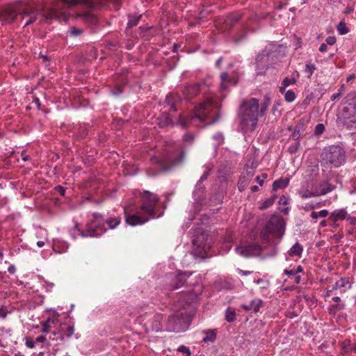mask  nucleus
<instances>
[{"instance_id":"nucleus-1","label":"nucleus","mask_w":356,"mask_h":356,"mask_svg":"<svg viewBox=\"0 0 356 356\" xmlns=\"http://www.w3.org/2000/svg\"><path fill=\"white\" fill-rule=\"evenodd\" d=\"M197 298L193 291L182 292L175 305V312L168 320V330L180 332L186 330L191 321L194 304Z\"/></svg>"},{"instance_id":"nucleus-2","label":"nucleus","mask_w":356,"mask_h":356,"mask_svg":"<svg viewBox=\"0 0 356 356\" xmlns=\"http://www.w3.org/2000/svg\"><path fill=\"white\" fill-rule=\"evenodd\" d=\"M285 232V222L282 217L273 215L270 217L260 234L264 243L269 245L270 252L266 257H275L277 253V245Z\"/></svg>"},{"instance_id":"nucleus-3","label":"nucleus","mask_w":356,"mask_h":356,"mask_svg":"<svg viewBox=\"0 0 356 356\" xmlns=\"http://www.w3.org/2000/svg\"><path fill=\"white\" fill-rule=\"evenodd\" d=\"M259 100L251 98L244 101L239 111L240 128L245 134L252 132L257 126L259 113Z\"/></svg>"},{"instance_id":"nucleus-4","label":"nucleus","mask_w":356,"mask_h":356,"mask_svg":"<svg viewBox=\"0 0 356 356\" xmlns=\"http://www.w3.org/2000/svg\"><path fill=\"white\" fill-rule=\"evenodd\" d=\"M120 221L119 217L104 219L102 215L94 213L92 215V218L87 225L86 229L79 232V235L83 238L100 236L107 230L106 225H107L110 229H115L120 225Z\"/></svg>"},{"instance_id":"nucleus-5","label":"nucleus","mask_w":356,"mask_h":356,"mask_svg":"<svg viewBox=\"0 0 356 356\" xmlns=\"http://www.w3.org/2000/svg\"><path fill=\"white\" fill-rule=\"evenodd\" d=\"M184 159V152L180 150L179 146L175 143L166 144L161 156H154L152 158L153 162L168 165L169 166L165 167V170L181 163Z\"/></svg>"},{"instance_id":"nucleus-6","label":"nucleus","mask_w":356,"mask_h":356,"mask_svg":"<svg viewBox=\"0 0 356 356\" xmlns=\"http://www.w3.org/2000/svg\"><path fill=\"white\" fill-rule=\"evenodd\" d=\"M346 154L344 149L339 145L325 147L321 154V165L328 168H339L344 165Z\"/></svg>"},{"instance_id":"nucleus-7","label":"nucleus","mask_w":356,"mask_h":356,"mask_svg":"<svg viewBox=\"0 0 356 356\" xmlns=\"http://www.w3.org/2000/svg\"><path fill=\"white\" fill-rule=\"evenodd\" d=\"M136 316L139 323L143 324L147 330L156 332L162 330V315L154 313L152 308L149 306H143L138 309Z\"/></svg>"},{"instance_id":"nucleus-8","label":"nucleus","mask_w":356,"mask_h":356,"mask_svg":"<svg viewBox=\"0 0 356 356\" xmlns=\"http://www.w3.org/2000/svg\"><path fill=\"white\" fill-rule=\"evenodd\" d=\"M216 108L217 105L213 99L211 97H208L195 107L194 116L181 117L180 124L182 127H186L195 120L204 121Z\"/></svg>"},{"instance_id":"nucleus-9","label":"nucleus","mask_w":356,"mask_h":356,"mask_svg":"<svg viewBox=\"0 0 356 356\" xmlns=\"http://www.w3.org/2000/svg\"><path fill=\"white\" fill-rule=\"evenodd\" d=\"M235 250L238 254L244 257H252L261 255L262 258L264 259L268 257H264V254L270 252L269 245L268 243H266L265 246H261L253 240L242 242Z\"/></svg>"},{"instance_id":"nucleus-10","label":"nucleus","mask_w":356,"mask_h":356,"mask_svg":"<svg viewBox=\"0 0 356 356\" xmlns=\"http://www.w3.org/2000/svg\"><path fill=\"white\" fill-rule=\"evenodd\" d=\"M204 172L203 175L201 176L200 180L197 183L195 186V191H193V198L195 200V207L196 208L197 211L200 209H197L198 207L206 204V201L204 200V188L202 187L201 184L203 181L207 179L209 176L210 171L213 168L212 163L206 164L204 166Z\"/></svg>"},{"instance_id":"nucleus-11","label":"nucleus","mask_w":356,"mask_h":356,"mask_svg":"<svg viewBox=\"0 0 356 356\" xmlns=\"http://www.w3.org/2000/svg\"><path fill=\"white\" fill-rule=\"evenodd\" d=\"M204 172L203 175L201 176L200 180L197 183L195 186V191H193V198L195 200V207L196 208L197 211L200 209H197L198 207L206 204V201L204 200V188L202 187L201 184L203 181L207 179L209 176L210 171L213 168L212 163L206 164L204 166Z\"/></svg>"},{"instance_id":"nucleus-12","label":"nucleus","mask_w":356,"mask_h":356,"mask_svg":"<svg viewBox=\"0 0 356 356\" xmlns=\"http://www.w3.org/2000/svg\"><path fill=\"white\" fill-rule=\"evenodd\" d=\"M158 201L159 198L156 195L145 191L143 194L142 210L145 213L153 218L161 216L162 213L157 214L156 213V206Z\"/></svg>"},{"instance_id":"nucleus-13","label":"nucleus","mask_w":356,"mask_h":356,"mask_svg":"<svg viewBox=\"0 0 356 356\" xmlns=\"http://www.w3.org/2000/svg\"><path fill=\"white\" fill-rule=\"evenodd\" d=\"M191 274L186 275V273L172 272L168 274L165 279L167 282L166 289L168 290H175L182 286L185 281L186 277H189Z\"/></svg>"},{"instance_id":"nucleus-14","label":"nucleus","mask_w":356,"mask_h":356,"mask_svg":"<svg viewBox=\"0 0 356 356\" xmlns=\"http://www.w3.org/2000/svg\"><path fill=\"white\" fill-rule=\"evenodd\" d=\"M346 106L343 108L340 118H343L346 115H356V92L349 93L345 98Z\"/></svg>"},{"instance_id":"nucleus-15","label":"nucleus","mask_w":356,"mask_h":356,"mask_svg":"<svg viewBox=\"0 0 356 356\" xmlns=\"http://www.w3.org/2000/svg\"><path fill=\"white\" fill-rule=\"evenodd\" d=\"M22 3L6 8L2 13V20L4 24L11 23L19 14L21 15Z\"/></svg>"},{"instance_id":"nucleus-16","label":"nucleus","mask_w":356,"mask_h":356,"mask_svg":"<svg viewBox=\"0 0 356 356\" xmlns=\"http://www.w3.org/2000/svg\"><path fill=\"white\" fill-rule=\"evenodd\" d=\"M269 55L264 51L257 55L256 58V72L257 74H264L268 67Z\"/></svg>"},{"instance_id":"nucleus-17","label":"nucleus","mask_w":356,"mask_h":356,"mask_svg":"<svg viewBox=\"0 0 356 356\" xmlns=\"http://www.w3.org/2000/svg\"><path fill=\"white\" fill-rule=\"evenodd\" d=\"M330 287H331V291H334L335 294H342L352 287V284L348 277H343L336 281Z\"/></svg>"},{"instance_id":"nucleus-18","label":"nucleus","mask_w":356,"mask_h":356,"mask_svg":"<svg viewBox=\"0 0 356 356\" xmlns=\"http://www.w3.org/2000/svg\"><path fill=\"white\" fill-rule=\"evenodd\" d=\"M76 19L80 18L88 26H95L98 24L99 19L92 10H86L74 15Z\"/></svg>"},{"instance_id":"nucleus-19","label":"nucleus","mask_w":356,"mask_h":356,"mask_svg":"<svg viewBox=\"0 0 356 356\" xmlns=\"http://www.w3.org/2000/svg\"><path fill=\"white\" fill-rule=\"evenodd\" d=\"M124 214L127 224L131 226L140 225L149 220V218L142 217L138 213H130L129 209L127 208L124 209Z\"/></svg>"},{"instance_id":"nucleus-20","label":"nucleus","mask_w":356,"mask_h":356,"mask_svg":"<svg viewBox=\"0 0 356 356\" xmlns=\"http://www.w3.org/2000/svg\"><path fill=\"white\" fill-rule=\"evenodd\" d=\"M312 186L316 191V195L317 196L324 195L335 188V186L327 181H321Z\"/></svg>"},{"instance_id":"nucleus-21","label":"nucleus","mask_w":356,"mask_h":356,"mask_svg":"<svg viewBox=\"0 0 356 356\" xmlns=\"http://www.w3.org/2000/svg\"><path fill=\"white\" fill-rule=\"evenodd\" d=\"M339 120L347 129L356 131V115H346Z\"/></svg>"},{"instance_id":"nucleus-22","label":"nucleus","mask_w":356,"mask_h":356,"mask_svg":"<svg viewBox=\"0 0 356 356\" xmlns=\"http://www.w3.org/2000/svg\"><path fill=\"white\" fill-rule=\"evenodd\" d=\"M200 92V85L198 83H192L187 86L183 94L186 99H191L196 96Z\"/></svg>"},{"instance_id":"nucleus-23","label":"nucleus","mask_w":356,"mask_h":356,"mask_svg":"<svg viewBox=\"0 0 356 356\" xmlns=\"http://www.w3.org/2000/svg\"><path fill=\"white\" fill-rule=\"evenodd\" d=\"M204 238L205 236L204 234L199 236L198 237L193 240V244L194 246H196L200 250H202L203 252H206L211 248V244L210 243H202V241H203Z\"/></svg>"},{"instance_id":"nucleus-24","label":"nucleus","mask_w":356,"mask_h":356,"mask_svg":"<svg viewBox=\"0 0 356 356\" xmlns=\"http://www.w3.org/2000/svg\"><path fill=\"white\" fill-rule=\"evenodd\" d=\"M348 216V212L344 209L334 210L330 216V220L332 222H337L338 220H346Z\"/></svg>"},{"instance_id":"nucleus-25","label":"nucleus","mask_w":356,"mask_h":356,"mask_svg":"<svg viewBox=\"0 0 356 356\" xmlns=\"http://www.w3.org/2000/svg\"><path fill=\"white\" fill-rule=\"evenodd\" d=\"M298 195L302 199H308L312 197H317L313 186L311 188L302 186L298 191Z\"/></svg>"},{"instance_id":"nucleus-26","label":"nucleus","mask_w":356,"mask_h":356,"mask_svg":"<svg viewBox=\"0 0 356 356\" xmlns=\"http://www.w3.org/2000/svg\"><path fill=\"white\" fill-rule=\"evenodd\" d=\"M303 247L298 243L296 242L287 252L286 256L289 257H300L302 253Z\"/></svg>"},{"instance_id":"nucleus-27","label":"nucleus","mask_w":356,"mask_h":356,"mask_svg":"<svg viewBox=\"0 0 356 356\" xmlns=\"http://www.w3.org/2000/svg\"><path fill=\"white\" fill-rule=\"evenodd\" d=\"M298 77L299 72L298 71H294L291 77L286 76L282 82V85H284L286 88L291 85H293L296 83Z\"/></svg>"},{"instance_id":"nucleus-28","label":"nucleus","mask_w":356,"mask_h":356,"mask_svg":"<svg viewBox=\"0 0 356 356\" xmlns=\"http://www.w3.org/2000/svg\"><path fill=\"white\" fill-rule=\"evenodd\" d=\"M289 178H280L273 182V189L276 191L277 189L284 188L289 185Z\"/></svg>"},{"instance_id":"nucleus-29","label":"nucleus","mask_w":356,"mask_h":356,"mask_svg":"<svg viewBox=\"0 0 356 356\" xmlns=\"http://www.w3.org/2000/svg\"><path fill=\"white\" fill-rule=\"evenodd\" d=\"M83 33V29L82 28L76 27V26H71L68 29L67 31V35L70 38H79L81 36Z\"/></svg>"},{"instance_id":"nucleus-30","label":"nucleus","mask_w":356,"mask_h":356,"mask_svg":"<svg viewBox=\"0 0 356 356\" xmlns=\"http://www.w3.org/2000/svg\"><path fill=\"white\" fill-rule=\"evenodd\" d=\"M288 204L289 201L286 197H285L284 195L281 196L278 202V209H280V211L286 214L289 211Z\"/></svg>"},{"instance_id":"nucleus-31","label":"nucleus","mask_w":356,"mask_h":356,"mask_svg":"<svg viewBox=\"0 0 356 356\" xmlns=\"http://www.w3.org/2000/svg\"><path fill=\"white\" fill-rule=\"evenodd\" d=\"M205 336L202 339L204 343L213 342L216 338V332L214 330H210L204 332Z\"/></svg>"},{"instance_id":"nucleus-32","label":"nucleus","mask_w":356,"mask_h":356,"mask_svg":"<svg viewBox=\"0 0 356 356\" xmlns=\"http://www.w3.org/2000/svg\"><path fill=\"white\" fill-rule=\"evenodd\" d=\"M68 249V244L65 241H58L54 245V251L58 253H64Z\"/></svg>"},{"instance_id":"nucleus-33","label":"nucleus","mask_w":356,"mask_h":356,"mask_svg":"<svg viewBox=\"0 0 356 356\" xmlns=\"http://www.w3.org/2000/svg\"><path fill=\"white\" fill-rule=\"evenodd\" d=\"M270 103V99L269 97L265 96L263 102L259 105V113L261 116H263L265 115L267 108H268Z\"/></svg>"},{"instance_id":"nucleus-34","label":"nucleus","mask_w":356,"mask_h":356,"mask_svg":"<svg viewBox=\"0 0 356 356\" xmlns=\"http://www.w3.org/2000/svg\"><path fill=\"white\" fill-rule=\"evenodd\" d=\"M236 312L234 309L228 307L225 311V320L228 323H232L236 319Z\"/></svg>"},{"instance_id":"nucleus-35","label":"nucleus","mask_w":356,"mask_h":356,"mask_svg":"<svg viewBox=\"0 0 356 356\" xmlns=\"http://www.w3.org/2000/svg\"><path fill=\"white\" fill-rule=\"evenodd\" d=\"M62 330H63V334H59L58 337L61 339H63L64 336L67 337H70L74 334V327L72 326H67L66 327H62Z\"/></svg>"},{"instance_id":"nucleus-36","label":"nucleus","mask_w":356,"mask_h":356,"mask_svg":"<svg viewBox=\"0 0 356 356\" xmlns=\"http://www.w3.org/2000/svg\"><path fill=\"white\" fill-rule=\"evenodd\" d=\"M171 122L172 120L170 115L165 113L162 115V118L159 120L158 124L161 127H164L171 124Z\"/></svg>"},{"instance_id":"nucleus-37","label":"nucleus","mask_w":356,"mask_h":356,"mask_svg":"<svg viewBox=\"0 0 356 356\" xmlns=\"http://www.w3.org/2000/svg\"><path fill=\"white\" fill-rule=\"evenodd\" d=\"M340 346L343 353H347L352 351L353 344L350 340H345L340 343Z\"/></svg>"},{"instance_id":"nucleus-38","label":"nucleus","mask_w":356,"mask_h":356,"mask_svg":"<svg viewBox=\"0 0 356 356\" xmlns=\"http://www.w3.org/2000/svg\"><path fill=\"white\" fill-rule=\"evenodd\" d=\"M276 196L270 197V198L264 201L259 206L260 209H266L273 205L275 201Z\"/></svg>"},{"instance_id":"nucleus-39","label":"nucleus","mask_w":356,"mask_h":356,"mask_svg":"<svg viewBox=\"0 0 356 356\" xmlns=\"http://www.w3.org/2000/svg\"><path fill=\"white\" fill-rule=\"evenodd\" d=\"M55 319L49 318L47 321H44L42 323V332H48L49 331V328L51 326V324L54 323Z\"/></svg>"},{"instance_id":"nucleus-40","label":"nucleus","mask_w":356,"mask_h":356,"mask_svg":"<svg viewBox=\"0 0 356 356\" xmlns=\"http://www.w3.org/2000/svg\"><path fill=\"white\" fill-rule=\"evenodd\" d=\"M337 31L340 35H345L348 33L349 29L343 21H341L337 26Z\"/></svg>"},{"instance_id":"nucleus-41","label":"nucleus","mask_w":356,"mask_h":356,"mask_svg":"<svg viewBox=\"0 0 356 356\" xmlns=\"http://www.w3.org/2000/svg\"><path fill=\"white\" fill-rule=\"evenodd\" d=\"M296 98V95L292 90H288L284 95V99L287 102H293Z\"/></svg>"},{"instance_id":"nucleus-42","label":"nucleus","mask_w":356,"mask_h":356,"mask_svg":"<svg viewBox=\"0 0 356 356\" xmlns=\"http://www.w3.org/2000/svg\"><path fill=\"white\" fill-rule=\"evenodd\" d=\"M316 70V66L312 63H307L305 67V72L307 74V76L310 78L313 74L314 70Z\"/></svg>"},{"instance_id":"nucleus-43","label":"nucleus","mask_w":356,"mask_h":356,"mask_svg":"<svg viewBox=\"0 0 356 356\" xmlns=\"http://www.w3.org/2000/svg\"><path fill=\"white\" fill-rule=\"evenodd\" d=\"M252 309L254 311V312H258L261 307L262 300L257 299L253 300L250 302Z\"/></svg>"},{"instance_id":"nucleus-44","label":"nucleus","mask_w":356,"mask_h":356,"mask_svg":"<svg viewBox=\"0 0 356 356\" xmlns=\"http://www.w3.org/2000/svg\"><path fill=\"white\" fill-rule=\"evenodd\" d=\"M220 79H221V84L220 88L222 90L227 89V85L226 83L230 81L229 79H228V74L226 72H222L220 74Z\"/></svg>"},{"instance_id":"nucleus-45","label":"nucleus","mask_w":356,"mask_h":356,"mask_svg":"<svg viewBox=\"0 0 356 356\" xmlns=\"http://www.w3.org/2000/svg\"><path fill=\"white\" fill-rule=\"evenodd\" d=\"M213 140L216 141V147L220 145L224 140L223 135L221 133H218L213 136Z\"/></svg>"},{"instance_id":"nucleus-46","label":"nucleus","mask_w":356,"mask_h":356,"mask_svg":"<svg viewBox=\"0 0 356 356\" xmlns=\"http://www.w3.org/2000/svg\"><path fill=\"white\" fill-rule=\"evenodd\" d=\"M140 17H141V15H139L137 17H134V16L129 17V22H128V26L129 27L136 26Z\"/></svg>"},{"instance_id":"nucleus-47","label":"nucleus","mask_w":356,"mask_h":356,"mask_svg":"<svg viewBox=\"0 0 356 356\" xmlns=\"http://www.w3.org/2000/svg\"><path fill=\"white\" fill-rule=\"evenodd\" d=\"M177 350L183 354V356H191V352L188 348L181 346L178 348Z\"/></svg>"},{"instance_id":"nucleus-48","label":"nucleus","mask_w":356,"mask_h":356,"mask_svg":"<svg viewBox=\"0 0 356 356\" xmlns=\"http://www.w3.org/2000/svg\"><path fill=\"white\" fill-rule=\"evenodd\" d=\"M325 130V126L323 124H318L314 129L316 135H321Z\"/></svg>"},{"instance_id":"nucleus-49","label":"nucleus","mask_w":356,"mask_h":356,"mask_svg":"<svg viewBox=\"0 0 356 356\" xmlns=\"http://www.w3.org/2000/svg\"><path fill=\"white\" fill-rule=\"evenodd\" d=\"M344 307V304L343 303H341V304H337V305H333L330 308V312H335L336 310H341L342 309H343Z\"/></svg>"},{"instance_id":"nucleus-50","label":"nucleus","mask_w":356,"mask_h":356,"mask_svg":"<svg viewBox=\"0 0 356 356\" xmlns=\"http://www.w3.org/2000/svg\"><path fill=\"white\" fill-rule=\"evenodd\" d=\"M267 178L266 174H262L261 176H257L256 177L257 182L260 185L262 186L264 184V180Z\"/></svg>"},{"instance_id":"nucleus-51","label":"nucleus","mask_w":356,"mask_h":356,"mask_svg":"<svg viewBox=\"0 0 356 356\" xmlns=\"http://www.w3.org/2000/svg\"><path fill=\"white\" fill-rule=\"evenodd\" d=\"M183 139L186 143H191L194 140V136L192 134L188 133L184 136Z\"/></svg>"},{"instance_id":"nucleus-52","label":"nucleus","mask_w":356,"mask_h":356,"mask_svg":"<svg viewBox=\"0 0 356 356\" xmlns=\"http://www.w3.org/2000/svg\"><path fill=\"white\" fill-rule=\"evenodd\" d=\"M26 346L28 348H35L36 346V343L35 341L31 339H26Z\"/></svg>"},{"instance_id":"nucleus-53","label":"nucleus","mask_w":356,"mask_h":356,"mask_svg":"<svg viewBox=\"0 0 356 356\" xmlns=\"http://www.w3.org/2000/svg\"><path fill=\"white\" fill-rule=\"evenodd\" d=\"M21 156H22V159L24 162L30 161L31 159V157L29 154H26V150H23L22 152Z\"/></svg>"},{"instance_id":"nucleus-54","label":"nucleus","mask_w":356,"mask_h":356,"mask_svg":"<svg viewBox=\"0 0 356 356\" xmlns=\"http://www.w3.org/2000/svg\"><path fill=\"white\" fill-rule=\"evenodd\" d=\"M336 42V38L334 36H328L325 40V43L328 45H333Z\"/></svg>"},{"instance_id":"nucleus-55","label":"nucleus","mask_w":356,"mask_h":356,"mask_svg":"<svg viewBox=\"0 0 356 356\" xmlns=\"http://www.w3.org/2000/svg\"><path fill=\"white\" fill-rule=\"evenodd\" d=\"M298 146H299L298 143H295L294 144H292L289 146V151L291 153H295L297 151Z\"/></svg>"},{"instance_id":"nucleus-56","label":"nucleus","mask_w":356,"mask_h":356,"mask_svg":"<svg viewBox=\"0 0 356 356\" xmlns=\"http://www.w3.org/2000/svg\"><path fill=\"white\" fill-rule=\"evenodd\" d=\"M284 273L289 277H291V278L296 275V272L294 268L292 269H285L284 270Z\"/></svg>"},{"instance_id":"nucleus-57","label":"nucleus","mask_w":356,"mask_h":356,"mask_svg":"<svg viewBox=\"0 0 356 356\" xmlns=\"http://www.w3.org/2000/svg\"><path fill=\"white\" fill-rule=\"evenodd\" d=\"M8 313H10V312H8L4 308H3V307L0 308V318H1L3 319L6 318Z\"/></svg>"},{"instance_id":"nucleus-58","label":"nucleus","mask_w":356,"mask_h":356,"mask_svg":"<svg viewBox=\"0 0 356 356\" xmlns=\"http://www.w3.org/2000/svg\"><path fill=\"white\" fill-rule=\"evenodd\" d=\"M166 101L168 104H172L175 101V96L173 94H170L166 97Z\"/></svg>"},{"instance_id":"nucleus-59","label":"nucleus","mask_w":356,"mask_h":356,"mask_svg":"<svg viewBox=\"0 0 356 356\" xmlns=\"http://www.w3.org/2000/svg\"><path fill=\"white\" fill-rule=\"evenodd\" d=\"M346 220L351 225H356V218L354 216H350L348 215Z\"/></svg>"},{"instance_id":"nucleus-60","label":"nucleus","mask_w":356,"mask_h":356,"mask_svg":"<svg viewBox=\"0 0 356 356\" xmlns=\"http://www.w3.org/2000/svg\"><path fill=\"white\" fill-rule=\"evenodd\" d=\"M241 18V14H234L233 15L231 18L229 19V20L231 22H236L237 21H238Z\"/></svg>"},{"instance_id":"nucleus-61","label":"nucleus","mask_w":356,"mask_h":356,"mask_svg":"<svg viewBox=\"0 0 356 356\" xmlns=\"http://www.w3.org/2000/svg\"><path fill=\"white\" fill-rule=\"evenodd\" d=\"M327 1L330 5L337 7L341 3V0H327Z\"/></svg>"},{"instance_id":"nucleus-62","label":"nucleus","mask_w":356,"mask_h":356,"mask_svg":"<svg viewBox=\"0 0 356 356\" xmlns=\"http://www.w3.org/2000/svg\"><path fill=\"white\" fill-rule=\"evenodd\" d=\"M319 217L325 218L328 215V211L327 209H323L318 212Z\"/></svg>"},{"instance_id":"nucleus-63","label":"nucleus","mask_w":356,"mask_h":356,"mask_svg":"<svg viewBox=\"0 0 356 356\" xmlns=\"http://www.w3.org/2000/svg\"><path fill=\"white\" fill-rule=\"evenodd\" d=\"M56 191L57 192H58L60 194H61L62 195H64L65 194V189L61 186H57L56 188H55Z\"/></svg>"},{"instance_id":"nucleus-64","label":"nucleus","mask_w":356,"mask_h":356,"mask_svg":"<svg viewBox=\"0 0 356 356\" xmlns=\"http://www.w3.org/2000/svg\"><path fill=\"white\" fill-rule=\"evenodd\" d=\"M327 45L325 42L322 43L319 47V51L321 52H325L327 50Z\"/></svg>"}]
</instances>
